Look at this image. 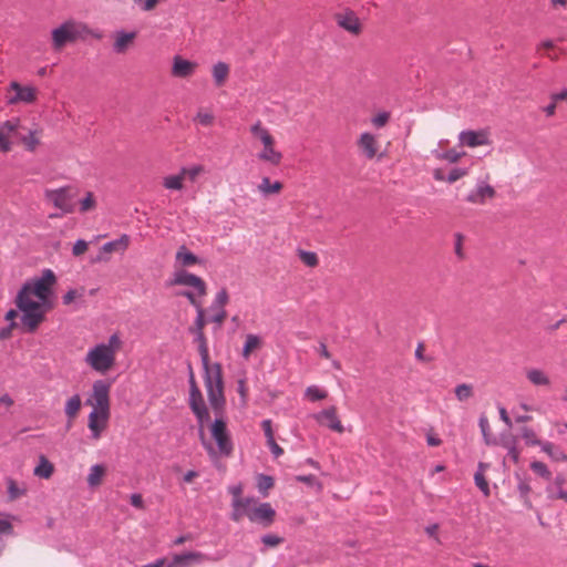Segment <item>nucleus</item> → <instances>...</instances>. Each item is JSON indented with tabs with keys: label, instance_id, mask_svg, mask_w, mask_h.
I'll use <instances>...</instances> for the list:
<instances>
[{
	"label": "nucleus",
	"instance_id": "obj_1",
	"mask_svg": "<svg viewBox=\"0 0 567 567\" xmlns=\"http://www.w3.org/2000/svg\"><path fill=\"white\" fill-rule=\"evenodd\" d=\"M55 274L44 269L40 277L23 284L16 298V305L22 312L21 322L28 332H33L43 321L45 312L51 309Z\"/></svg>",
	"mask_w": 567,
	"mask_h": 567
},
{
	"label": "nucleus",
	"instance_id": "obj_2",
	"mask_svg": "<svg viewBox=\"0 0 567 567\" xmlns=\"http://www.w3.org/2000/svg\"><path fill=\"white\" fill-rule=\"evenodd\" d=\"M194 341L198 344V352L204 369V384L210 408L220 412L225 405L224 381L221 365L209 362L207 340L203 331H193Z\"/></svg>",
	"mask_w": 567,
	"mask_h": 567
},
{
	"label": "nucleus",
	"instance_id": "obj_3",
	"mask_svg": "<svg viewBox=\"0 0 567 567\" xmlns=\"http://www.w3.org/2000/svg\"><path fill=\"white\" fill-rule=\"evenodd\" d=\"M122 343L120 334L113 333L109 337L107 342L91 347L85 354L84 362L92 370L104 374L114 367L116 353L121 350Z\"/></svg>",
	"mask_w": 567,
	"mask_h": 567
},
{
	"label": "nucleus",
	"instance_id": "obj_4",
	"mask_svg": "<svg viewBox=\"0 0 567 567\" xmlns=\"http://www.w3.org/2000/svg\"><path fill=\"white\" fill-rule=\"evenodd\" d=\"M89 37L100 39L101 34L82 21L69 19L51 31L52 48L60 51L65 44L85 40Z\"/></svg>",
	"mask_w": 567,
	"mask_h": 567
},
{
	"label": "nucleus",
	"instance_id": "obj_5",
	"mask_svg": "<svg viewBox=\"0 0 567 567\" xmlns=\"http://www.w3.org/2000/svg\"><path fill=\"white\" fill-rule=\"evenodd\" d=\"M188 404L196 416L197 425H198V435L202 442V445L207 451L208 454H214L213 444L206 439L205 435V424L209 422L210 414L209 410L204 401L203 394L195 381V377L193 371L189 372V399Z\"/></svg>",
	"mask_w": 567,
	"mask_h": 567
},
{
	"label": "nucleus",
	"instance_id": "obj_6",
	"mask_svg": "<svg viewBox=\"0 0 567 567\" xmlns=\"http://www.w3.org/2000/svg\"><path fill=\"white\" fill-rule=\"evenodd\" d=\"M238 509L231 511L230 518L240 522L247 517L251 523L269 526L272 524L276 512L269 503H259L255 497H246L244 505L236 504Z\"/></svg>",
	"mask_w": 567,
	"mask_h": 567
},
{
	"label": "nucleus",
	"instance_id": "obj_7",
	"mask_svg": "<svg viewBox=\"0 0 567 567\" xmlns=\"http://www.w3.org/2000/svg\"><path fill=\"white\" fill-rule=\"evenodd\" d=\"M226 406V404L224 405ZM216 417L213 422H208L209 426V433L212 439L216 443V447L214 449V454H209L210 456H216V454H219L221 456H229L233 452V441L229 434V431L227 430V422L224 416L225 408L220 412H216L213 408ZM207 423L205 424V426Z\"/></svg>",
	"mask_w": 567,
	"mask_h": 567
},
{
	"label": "nucleus",
	"instance_id": "obj_8",
	"mask_svg": "<svg viewBox=\"0 0 567 567\" xmlns=\"http://www.w3.org/2000/svg\"><path fill=\"white\" fill-rule=\"evenodd\" d=\"M250 132L262 145L261 151L257 154L258 159L272 166H278L282 161V153L276 148L275 137L269 130L261 125L258 121L250 127Z\"/></svg>",
	"mask_w": 567,
	"mask_h": 567
},
{
	"label": "nucleus",
	"instance_id": "obj_9",
	"mask_svg": "<svg viewBox=\"0 0 567 567\" xmlns=\"http://www.w3.org/2000/svg\"><path fill=\"white\" fill-rule=\"evenodd\" d=\"M169 286H185L189 287L195 293L196 298L206 296L207 286L206 282L198 276L186 271L185 269H176L168 282Z\"/></svg>",
	"mask_w": 567,
	"mask_h": 567
},
{
	"label": "nucleus",
	"instance_id": "obj_10",
	"mask_svg": "<svg viewBox=\"0 0 567 567\" xmlns=\"http://www.w3.org/2000/svg\"><path fill=\"white\" fill-rule=\"evenodd\" d=\"M111 383L105 380H96L92 385V392L85 404L92 406L93 411H111L110 404Z\"/></svg>",
	"mask_w": 567,
	"mask_h": 567
},
{
	"label": "nucleus",
	"instance_id": "obj_11",
	"mask_svg": "<svg viewBox=\"0 0 567 567\" xmlns=\"http://www.w3.org/2000/svg\"><path fill=\"white\" fill-rule=\"evenodd\" d=\"M45 197L63 214L73 213L75 209V192L71 187L47 190Z\"/></svg>",
	"mask_w": 567,
	"mask_h": 567
},
{
	"label": "nucleus",
	"instance_id": "obj_12",
	"mask_svg": "<svg viewBox=\"0 0 567 567\" xmlns=\"http://www.w3.org/2000/svg\"><path fill=\"white\" fill-rule=\"evenodd\" d=\"M20 120L12 118L0 124V150L4 153L11 151L13 142L20 136Z\"/></svg>",
	"mask_w": 567,
	"mask_h": 567
},
{
	"label": "nucleus",
	"instance_id": "obj_13",
	"mask_svg": "<svg viewBox=\"0 0 567 567\" xmlns=\"http://www.w3.org/2000/svg\"><path fill=\"white\" fill-rule=\"evenodd\" d=\"M311 417L320 426H324L333 432L343 433L344 431V427L337 414V408L333 405L311 414Z\"/></svg>",
	"mask_w": 567,
	"mask_h": 567
},
{
	"label": "nucleus",
	"instance_id": "obj_14",
	"mask_svg": "<svg viewBox=\"0 0 567 567\" xmlns=\"http://www.w3.org/2000/svg\"><path fill=\"white\" fill-rule=\"evenodd\" d=\"M224 556L225 554H217L216 556L212 557L200 551H188L185 554L175 555L167 567H187L193 563L200 564L204 561H216L221 559Z\"/></svg>",
	"mask_w": 567,
	"mask_h": 567
},
{
	"label": "nucleus",
	"instance_id": "obj_15",
	"mask_svg": "<svg viewBox=\"0 0 567 567\" xmlns=\"http://www.w3.org/2000/svg\"><path fill=\"white\" fill-rule=\"evenodd\" d=\"M111 411H91L87 416V427L91 433V439L100 440L102 433L109 425Z\"/></svg>",
	"mask_w": 567,
	"mask_h": 567
},
{
	"label": "nucleus",
	"instance_id": "obj_16",
	"mask_svg": "<svg viewBox=\"0 0 567 567\" xmlns=\"http://www.w3.org/2000/svg\"><path fill=\"white\" fill-rule=\"evenodd\" d=\"M336 22L340 28L354 35H358L362 30L358 16L351 10L337 13Z\"/></svg>",
	"mask_w": 567,
	"mask_h": 567
},
{
	"label": "nucleus",
	"instance_id": "obj_17",
	"mask_svg": "<svg viewBox=\"0 0 567 567\" xmlns=\"http://www.w3.org/2000/svg\"><path fill=\"white\" fill-rule=\"evenodd\" d=\"M229 300L228 292L225 288L220 289L210 305V310L213 311V316L210 320L217 324H221L227 316L225 311V306Z\"/></svg>",
	"mask_w": 567,
	"mask_h": 567
},
{
	"label": "nucleus",
	"instance_id": "obj_18",
	"mask_svg": "<svg viewBox=\"0 0 567 567\" xmlns=\"http://www.w3.org/2000/svg\"><path fill=\"white\" fill-rule=\"evenodd\" d=\"M546 494L549 499H561L567 503V476L557 474L547 485Z\"/></svg>",
	"mask_w": 567,
	"mask_h": 567
},
{
	"label": "nucleus",
	"instance_id": "obj_19",
	"mask_svg": "<svg viewBox=\"0 0 567 567\" xmlns=\"http://www.w3.org/2000/svg\"><path fill=\"white\" fill-rule=\"evenodd\" d=\"M460 144L467 147H476L489 144L486 131H463L458 135Z\"/></svg>",
	"mask_w": 567,
	"mask_h": 567
},
{
	"label": "nucleus",
	"instance_id": "obj_20",
	"mask_svg": "<svg viewBox=\"0 0 567 567\" xmlns=\"http://www.w3.org/2000/svg\"><path fill=\"white\" fill-rule=\"evenodd\" d=\"M130 236L124 234L120 238L107 241L101 247V255L97 256L96 261H107V258L104 257V254H112L114 251L124 252L130 245Z\"/></svg>",
	"mask_w": 567,
	"mask_h": 567
},
{
	"label": "nucleus",
	"instance_id": "obj_21",
	"mask_svg": "<svg viewBox=\"0 0 567 567\" xmlns=\"http://www.w3.org/2000/svg\"><path fill=\"white\" fill-rule=\"evenodd\" d=\"M197 68V63L183 59L176 55L173 59L172 75L175 78H188Z\"/></svg>",
	"mask_w": 567,
	"mask_h": 567
},
{
	"label": "nucleus",
	"instance_id": "obj_22",
	"mask_svg": "<svg viewBox=\"0 0 567 567\" xmlns=\"http://www.w3.org/2000/svg\"><path fill=\"white\" fill-rule=\"evenodd\" d=\"M495 195L494 188L485 182L477 183L474 190H472L466 200L473 204H484L487 198H493Z\"/></svg>",
	"mask_w": 567,
	"mask_h": 567
},
{
	"label": "nucleus",
	"instance_id": "obj_23",
	"mask_svg": "<svg viewBox=\"0 0 567 567\" xmlns=\"http://www.w3.org/2000/svg\"><path fill=\"white\" fill-rule=\"evenodd\" d=\"M179 296L185 297L197 311L193 331H203L206 324V320L202 302L199 301V299L196 298L195 293L192 291H183L179 293Z\"/></svg>",
	"mask_w": 567,
	"mask_h": 567
},
{
	"label": "nucleus",
	"instance_id": "obj_24",
	"mask_svg": "<svg viewBox=\"0 0 567 567\" xmlns=\"http://www.w3.org/2000/svg\"><path fill=\"white\" fill-rule=\"evenodd\" d=\"M10 87L16 92V95L9 101L11 104L17 102L32 103L35 100V89L32 86H22L17 82H12Z\"/></svg>",
	"mask_w": 567,
	"mask_h": 567
},
{
	"label": "nucleus",
	"instance_id": "obj_25",
	"mask_svg": "<svg viewBox=\"0 0 567 567\" xmlns=\"http://www.w3.org/2000/svg\"><path fill=\"white\" fill-rule=\"evenodd\" d=\"M358 146L369 159H372L378 153V141L371 133H362L358 140Z\"/></svg>",
	"mask_w": 567,
	"mask_h": 567
},
{
	"label": "nucleus",
	"instance_id": "obj_26",
	"mask_svg": "<svg viewBox=\"0 0 567 567\" xmlns=\"http://www.w3.org/2000/svg\"><path fill=\"white\" fill-rule=\"evenodd\" d=\"M262 346L264 340L260 336L254 333L247 334L243 346L241 357L245 360H249L251 354L260 350Z\"/></svg>",
	"mask_w": 567,
	"mask_h": 567
},
{
	"label": "nucleus",
	"instance_id": "obj_27",
	"mask_svg": "<svg viewBox=\"0 0 567 567\" xmlns=\"http://www.w3.org/2000/svg\"><path fill=\"white\" fill-rule=\"evenodd\" d=\"M284 185L279 181L271 182L269 177H262L257 189L264 197L281 192Z\"/></svg>",
	"mask_w": 567,
	"mask_h": 567
},
{
	"label": "nucleus",
	"instance_id": "obj_28",
	"mask_svg": "<svg viewBox=\"0 0 567 567\" xmlns=\"http://www.w3.org/2000/svg\"><path fill=\"white\" fill-rule=\"evenodd\" d=\"M106 473V467L103 464H94L90 467L89 474H87V485L91 488L97 487L101 485L103 477Z\"/></svg>",
	"mask_w": 567,
	"mask_h": 567
},
{
	"label": "nucleus",
	"instance_id": "obj_29",
	"mask_svg": "<svg viewBox=\"0 0 567 567\" xmlns=\"http://www.w3.org/2000/svg\"><path fill=\"white\" fill-rule=\"evenodd\" d=\"M175 259L181 267H190L199 262V258L189 251L185 246L178 248Z\"/></svg>",
	"mask_w": 567,
	"mask_h": 567
},
{
	"label": "nucleus",
	"instance_id": "obj_30",
	"mask_svg": "<svg viewBox=\"0 0 567 567\" xmlns=\"http://www.w3.org/2000/svg\"><path fill=\"white\" fill-rule=\"evenodd\" d=\"M53 472V464L44 455H40L39 463L33 470L34 476L48 480L52 476Z\"/></svg>",
	"mask_w": 567,
	"mask_h": 567
},
{
	"label": "nucleus",
	"instance_id": "obj_31",
	"mask_svg": "<svg viewBox=\"0 0 567 567\" xmlns=\"http://www.w3.org/2000/svg\"><path fill=\"white\" fill-rule=\"evenodd\" d=\"M184 182L185 178L183 177L181 171L177 174L164 176L162 179L164 188L175 192H181L184 189Z\"/></svg>",
	"mask_w": 567,
	"mask_h": 567
},
{
	"label": "nucleus",
	"instance_id": "obj_32",
	"mask_svg": "<svg viewBox=\"0 0 567 567\" xmlns=\"http://www.w3.org/2000/svg\"><path fill=\"white\" fill-rule=\"evenodd\" d=\"M135 38L134 32H124L120 31L116 33L115 42H114V51L117 53H123L128 44L133 41Z\"/></svg>",
	"mask_w": 567,
	"mask_h": 567
},
{
	"label": "nucleus",
	"instance_id": "obj_33",
	"mask_svg": "<svg viewBox=\"0 0 567 567\" xmlns=\"http://www.w3.org/2000/svg\"><path fill=\"white\" fill-rule=\"evenodd\" d=\"M526 377L534 385H548L550 383L549 377L540 369H529Z\"/></svg>",
	"mask_w": 567,
	"mask_h": 567
},
{
	"label": "nucleus",
	"instance_id": "obj_34",
	"mask_svg": "<svg viewBox=\"0 0 567 567\" xmlns=\"http://www.w3.org/2000/svg\"><path fill=\"white\" fill-rule=\"evenodd\" d=\"M213 78L217 86H221L229 74V66L224 62H218L213 66Z\"/></svg>",
	"mask_w": 567,
	"mask_h": 567
},
{
	"label": "nucleus",
	"instance_id": "obj_35",
	"mask_svg": "<svg viewBox=\"0 0 567 567\" xmlns=\"http://www.w3.org/2000/svg\"><path fill=\"white\" fill-rule=\"evenodd\" d=\"M81 405L82 401L79 394H74L65 402L64 413L70 419V421H72L78 415Z\"/></svg>",
	"mask_w": 567,
	"mask_h": 567
},
{
	"label": "nucleus",
	"instance_id": "obj_36",
	"mask_svg": "<svg viewBox=\"0 0 567 567\" xmlns=\"http://www.w3.org/2000/svg\"><path fill=\"white\" fill-rule=\"evenodd\" d=\"M17 142H21L24 147L31 152H33L39 145V138L35 131H29L28 134H22L20 132V136H18Z\"/></svg>",
	"mask_w": 567,
	"mask_h": 567
},
{
	"label": "nucleus",
	"instance_id": "obj_37",
	"mask_svg": "<svg viewBox=\"0 0 567 567\" xmlns=\"http://www.w3.org/2000/svg\"><path fill=\"white\" fill-rule=\"evenodd\" d=\"M6 482H7L8 496H9L10 501H14V499L23 496L27 493V488L23 486H19L13 478L8 477L6 480Z\"/></svg>",
	"mask_w": 567,
	"mask_h": 567
},
{
	"label": "nucleus",
	"instance_id": "obj_38",
	"mask_svg": "<svg viewBox=\"0 0 567 567\" xmlns=\"http://www.w3.org/2000/svg\"><path fill=\"white\" fill-rule=\"evenodd\" d=\"M228 492L233 496V499H231V511L238 509V506H236L237 503L240 504V505H244V503L246 501V497L241 496V494H243V485L240 483L239 484H235V485H230L228 487Z\"/></svg>",
	"mask_w": 567,
	"mask_h": 567
},
{
	"label": "nucleus",
	"instance_id": "obj_39",
	"mask_svg": "<svg viewBox=\"0 0 567 567\" xmlns=\"http://www.w3.org/2000/svg\"><path fill=\"white\" fill-rule=\"evenodd\" d=\"M305 396L312 401H321L324 400L328 396V393L324 389L318 386V385H310L305 391Z\"/></svg>",
	"mask_w": 567,
	"mask_h": 567
},
{
	"label": "nucleus",
	"instance_id": "obj_40",
	"mask_svg": "<svg viewBox=\"0 0 567 567\" xmlns=\"http://www.w3.org/2000/svg\"><path fill=\"white\" fill-rule=\"evenodd\" d=\"M179 171L185 179H188L189 182L193 183L197 179V177L202 173H204V166H202V165L183 166Z\"/></svg>",
	"mask_w": 567,
	"mask_h": 567
},
{
	"label": "nucleus",
	"instance_id": "obj_41",
	"mask_svg": "<svg viewBox=\"0 0 567 567\" xmlns=\"http://www.w3.org/2000/svg\"><path fill=\"white\" fill-rule=\"evenodd\" d=\"M433 155L437 159L446 161L449 163H456L464 155V153H460L455 150H450V151L435 150V151H433Z\"/></svg>",
	"mask_w": 567,
	"mask_h": 567
},
{
	"label": "nucleus",
	"instance_id": "obj_42",
	"mask_svg": "<svg viewBox=\"0 0 567 567\" xmlns=\"http://www.w3.org/2000/svg\"><path fill=\"white\" fill-rule=\"evenodd\" d=\"M455 396L460 402H465L473 396V386L467 383L458 384L455 390Z\"/></svg>",
	"mask_w": 567,
	"mask_h": 567
},
{
	"label": "nucleus",
	"instance_id": "obj_43",
	"mask_svg": "<svg viewBox=\"0 0 567 567\" xmlns=\"http://www.w3.org/2000/svg\"><path fill=\"white\" fill-rule=\"evenodd\" d=\"M274 486V480L271 476L259 474L257 477L258 491L266 496L268 491Z\"/></svg>",
	"mask_w": 567,
	"mask_h": 567
},
{
	"label": "nucleus",
	"instance_id": "obj_44",
	"mask_svg": "<svg viewBox=\"0 0 567 567\" xmlns=\"http://www.w3.org/2000/svg\"><path fill=\"white\" fill-rule=\"evenodd\" d=\"M538 445L540 446L542 451L545 452L550 458L555 461L567 460L565 454L555 451L553 443L540 441V444Z\"/></svg>",
	"mask_w": 567,
	"mask_h": 567
},
{
	"label": "nucleus",
	"instance_id": "obj_45",
	"mask_svg": "<svg viewBox=\"0 0 567 567\" xmlns=\"http://www.w3.org/2000/svg\"><path fill=\"white\" fill-rule=\"evenodd\" d=\"M522 437L524 439L527 445L540 444V440L537 437L535 431L530 427L525 426L522 429Z\"/></svg>",
	"mask_w": 567,
	"mask_h": 567
},
{
	"label": "nucleus",
	"instance_id": "obj_46",
	"mask_svg": "<svg viewBox=\"0 0 567 567\" xmlns=\"http://www.w3.org/2000/svg\"><path fill=\"white\" fill-rule=\"evenodd\" d=\"M95 198L93 193L87 192L85 197L80 202V212L86 213L95 207Z\"/></svg>",
	"mask_w": 567,
	"mask_h": 567
},
{
	"label": "nucleus",
	"instance_id": "obj_47",
	"mask_svg": "<svg viewBox=\"0 0 567 567\" xmlns=\"http://www.w3.org/2000/svg\"><path fill=\"white\" fill-rule=\"evenodd\" d=\"M530 468L534 473L537 475L549 478L550 477V471L548 470L547 465L539 461H534L530 464Z\"/></svg>",
	"mask_w": 567,
	"mask_h": 567
},
{
	"label": "nucleus",
	"instance_id": "obj_48",
	"mask_svg": "<svg viewBox=\"0 0 567 567\" xmlns=\"http://www.w3.org/2000/svg\"><path fill=\"white\" fill-rule=\"evenodd\" d=\"M299 257L301 261L308 267H316L318 265V257L312 251L300 250Z\"/></svg>",
	"mask_w": 567,
	"mask_h": 567
},
{
	"label": "nucleus",
	"instance_id": "obj_49",
	"mask_svg": "<svg viewBox=\"0 0 567 567\" xmlns=\"http://www.w3.org/2000/svg\"><path fill=\"white\" fill-rule=\"evenodd\" d=\"M475 485L481 489V492L485 495H489V486L485 478V475L482 472H476L474 475Z\"/></svg>",
	"mask_w": 567,
	"mask_h": 567
},
{
	"label": "nucleus",
	"instance_id": "obj_50",
	"mask_svg": "<svg viewBox=\"0 0 567 567\" xmlns=\"http://www.w3.org/2000/svg\"><path fill=\"white\" fill-rule=\"evenodd\" d=\"M390 120V113L389 112H380L378 113L377 115H374L372 118H371V124L375 127V128H381L383 126L386 125V123L389 122Z\"/></svg>",
	"mask_w": 567,
	"mask_h": 567
},
{
	"label": "nucleus",
	"instance_id": "obj_51",
	"mask_svg": "<svg viewBox=\"0 0 567 567\" xmlns=\"http://www.w3.org/2000/svg\"><path fill=\"white\" fill-rule=\"evenodd\" d=\"M195 121L203 126H210L214 122V115L210 112L199 111Z\"/></svg>",
	"mask_w": 567,
	"mask_h": 567
},
{
	"label": "nucleus",
	"instance_id": "obj_52",
	"mask_svg": "<svg viewBox=\"0 0 567 567\" xmlns=\"http://www.w3.org/2000/svg\"><path fill=\"white\" fill-rule=\"evenodd\" d=\"M282 542H284V538L280 536H277L275 534H266V535L261 536V543L266 547H276V546L280 545Z\"/></svg>",
	"mask_w": 567,
	"mask_h": 567
},
{
	"label": "nucleus",
	"instance_id": "obj_53",
	"mask_svg": "<svg viewBox=\"0 0 567 567\" xmlns=\"http://www.w3.org/2000/svg\"><path fill=\"white\" fill-rule=\"evenodd\" d=\"M166 0H142L140 1L137 8L141 11L150 12L153 11L159 3L165 2Z\"/></svg>",
	"mask_w": 567,
	"mask_h": 567
},
{
	"label": "nucleus",
	"instance_id": "obj_54",
	"mask_svg": "<svg viewBox=\"0 0 567 567\" xmlns=\"http://www.w3.org/2000/svg\"><path fill=\"white\" fill-rule=\"evenodd\" d=\"M12 405L13 400L10 395L3 394L0 396V416L7 414Z\"/></svg>",
	"mask_w": 567,
	"mask_h": 567
},
{
	"label": "nucleus",
	"instance_id": "obj_55",
	"mask_svg": "<svg viewBox=\"0 0 567 567\" xmlns=\"http://www.w3.org/2000/svg\"><path fill=\"white\" fill-rule=\"evenodd\" d=\"M467 174V169L466 168H461V167H456V168H453L447 177H446V182H449L450 184L458 181L460 178H462L463 176H465Z\"/></svg>",
	"mask_w": 567,
	"mask_h": 567
},
{
	"label": "nucleus",
	"instance_id": "obj_56",
	"mask_svg": "<svg viewBox=\"0 0 567 567\" xmlns=\"http://www.w3.org/2000/svg\"><path fill=\"white\" fill-rule=\"evenodd\" d=\"M87 250V243L83 239H78L72 248V254L74 256H81Z\"/></svg>",
	"mask_w": 567,
	"mask_h": 567
},
{
	"label": "nucleus",
	"instance_id": "obj_57",
	"mask_svg": "<svg viewBox=\"0 0 567 567\" xmlns=\"http://www.w3.org/2000/svg\"><path fill=\"white\" fill-rule=\"evenodd\" d=\"M478 425H480L481 432H482L486 443H488L487 436H488V432H489V423L485 415L480 416Z\"/></svg>",
	"mask_w": 567,
	"mask_h": 567
},
{
	"label": "nucleus",
	"instance_id": "obj_58",
	"mask_svg": "<svg viewBox=\"0 0 567 567\" xmlns=\"http://www.w3.org/2000/svg\"><path fill=\"white\" fill-rule=\"evenodd\" d=\"M261 427L264 430V433H265V436L267 439V441L271 440V439H275L274 437V432H272V423L270 420H264L261 422Z\"/></svg>",
	"mask_w": 567,
	"mask_h": 567
},
{
	"label": "nucleus",
	"instance_id": "obj_59",
	"mask_svg": "<svg viewBox=\"0 0 567 567\" xmlns=\"http://www.w3.org/2000/svg\"><path fill=\"white\" fill-rule=\"evenodd\" d=\"M267 445L269 446L275 457H279L284 454V450L276 443L275 439L267 441Z\"/></svg>",
	"mask_w": 567,
	"mask_h": 567
},
{
	"label": "nucleus",
	"instance_id": "obj_60",
	"mask_svg": "<svg viewBox=\"0 0 567 567\" xmlns=\"http://www.w3.org/2000/svg\"><path fill=\"white\" fill-rule=\"evenodd\" d=\"M237 392L239 393V395L241 398V401L244 403H246V400H247V385H246V381L244 379H240L237 382Z\"/></svg>",
	"mask_w": 567,
	"mask_h": 567
},
{
	"label": "nucleus",
	"instance_id": "obj_61",
	"mask_svg": "<svg viewBox=\"0 0 567 567\" xmlns=\"http://www.w3.org/2000/svg\"><path fill=\"white\" fill-rule=\"evenodd\" d=\"M437 529H439V525L437 524H432V525H429L425 527V533L434 538L437 543H440V538L437 536Z\"/></svg>",
	"mask_w": 567,
	"mask_h": 567
},
{
	"label": "nucleus",
	"instance_id": "obj_62",
	"mask_svg": "<svg viewBox=\"0 0 567 567\" xmlns=\"http://www.w3.org/2000/svg\"><path fill=\"white\" fill-rule=\"evenodd\" d=\"M501 420L508 426L512 427V420L509 419L507 411L504 406L498 408Z\"/></svg>",
	"mask_w": 567,
	"mask_h": 567
},
{
	"label": "nucleus",
	"instance_id": "obj_63",
	"mask_svg": "<svg viewBox=\"0 0 567 567\" xmlns=\"http://www.w3.org/2000/svg\"><path fill=\"white\" fill-rule=\"evenodd\" d=\"M16 327V322H11L7 328L0 330V340L8 339L11 336L12 329Z\"/></svg>",
	"mask_w": 567,
	"mask_h": 567
},
{
	"label": "nucleus",
	"instance_id": "obj_64",
	"mask_svg": "<svg viewBox=\"0 0 567 567\" xmlns=\"http://www.w3.org/2000/svg\"><path fill=\"white\" fill-rule=\"evenodd\" d=\"M78 297V292L74 289H70L66 291V293L63 296V303L70 305L75 298Z\"/></svg>",
	"mask_w": 567,
	"mask_h": 567
}]
</instances>
